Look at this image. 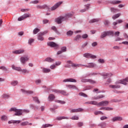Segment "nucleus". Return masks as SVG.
<instances>
[{
  "label": "nucleus",
  "mask_w": 128,
  "mask_h": 128,
  "mask_svg": "<svg viewBox=\"0 0 128 128\" xmlns=\"http://www.w3.org/2000/svg\"><path fill=\"white\" fill-rule=\"evenodd\" d=\"M90 4H87L84 6L86 7V8L85 9V10H88V8H90Z\"/></svg>",
  "instance_id": "63"
},
{
  "label": "nucleus",
  "mask_w": 128,
  "mask_h": 128,
  "mask_svg": "<svg viewBox=\"0 0 128 128\" xmlns=\"http://www.w3.org/2000/svg\"><path fill=\"white\" fill-rule=\"evenodd\" d=\"M58 92H60L61 94H63V96H68V94H67L65 90H60Z\"/></svg>",
  "instance_id": "31"
},
{
  "label": "nucleus",
  "mask_w": 128,
  "mask_h": 128,
  "mask_svg": "<svg viewBox=\"0 0 128 128\" xmlns=\"http://www.w3.org/2000/svg\"><path fill=\"white\" fill-rule=\"evenodd\" d=\"M50 126H52V125L50 124H45L42 125V128H48Z\"/></svg>",
  "instance_id": "43"
},
{
  "label": "nucleus",
  "mask_w": 128,
  "mask_h": 128,
  "mask_svg": "<svg viewBox=\"0 0 128 128\" xmlns=\"http://www.w3.org/2000/svg\"><path fill=\"white\" fill-rule=\"evenodd\" d=\"M120 102V100L118 99H112L111 100V102Z\"/></svg>",
  "instance_id": "49"
},
{
  "label": "nucleus",
  "mask_w": 128,
  "mask_h": 128,
  "mask_svg": "<svg viewBox=\"0 0 128 128\" xmlns=\"http://www.w3.org/2000/svg\"><path fill=\"white\" fill-rule=\"evenodd\" d=\"M24 20L22 16H20V18H18V20L19 22H20L22 20Z\"/></svg>",
  "instance_id": "64"
},
{
  "label": "nucleus",
  "mask_w": 128,
  "mask_h": 128,
  "mask_svg": "<svg viewBox=\"0 0 128 128\" xmlns=\"http://www.w3.org/2000/svg\"><path fill=\"white\" fill-rule=\"evenodd\" d=\"M100 22V19L94 18L91 20L90 21H89V22L90 24H93V22Z\"/></svg>",
  "instance_id": "29"
},
{
  "label": "nucleus",
  "mask_w": 128,
  "mask_h": 128,
  "mask_svg": "<svg viewBox=\"0 0 128 128\" xmlns=\"http://www.w3.org/2000/svg\"><path fill=\"white\" fill-rule=\"evenodd\" d=\"M119 84H116V85H110L109 88H120V86L118 85Z\"/></svg>",
  "instance_id": "21"
},
{
  "label": "nucleus",
  "mask_w": 128,
  "mask_h": 128,
  "mask_svg": "<svg viewBox=\"0 0 128 128\" xmlns=\"http://www.w3.org/2000/svg\"><path fill=\"white\" fill-rule=\"evenodd\" d=\"M12 70H17L18 72H22V68H20V67H16L14 65H12Z\"/></svg>",
  "instance_id": "22"
},
{
  "label": "nucleus",
  "mask_w": 128,
  "mask_h": 128,
  "mask_svg": "<svg viewBox=\"0 0 128 128\" xmlns=\"http://www.w3.org/2000/svg\"><path fill=\"white\" fill-rule=\"evenodd\" d=\"M44 62H54V59H52L50 58H47L44 60Z\"/></svg>",
  "instance_id": "27"
},
{
  "label": "nucleus",
  "mask_w": 128,
  "mask_h": 128,
  "mask_svg": "<svg viewBox=\"0 0 128 128\" xmlns=\"http://www.w3.org/2000/svg\"><path fill=\"white\" fill-rule=\"evenodd\" d=\"M40 30V29H38V28H34L33 30L34 34H38V32H39Z\"/></svg>",
  "instance_id": "36"
},
{
  "label": "nucleus",
  "mask_w": 128,
  "mask_h": 128,
  "mask_svg": "<svg viewBox=\"0 0 128 128\" xmlns=\"http://www.w3.org/2000/svg\"><path fill=\"white\" fill-rule=\"evenodd\" d=\"M112 122H117V120H122V118L120 117V116H116V117H114L112 119Z\"/></svg>",
  "instance_id": "17"
},
{
  "label": "nucleus",
  "mask_w": 128,
  "mask_h": 128,
  "mask_svg": "<svg viewBox=\"0 0 128 128\" xmlns=\"http://www.w3.org/2000/svg\"><path fill=\"white\" fill-rule=\"evenodd\" d=\"M82 38V36H80V35H77L75 38H74V40H76V42H78V40H80V39Z\"/></svg>",
  "instance_id": "35"
},
{
  "label": "nucleus",
  "mask_w": 128,
  "mask_h": 128,
  "mask_svg": "<svg viewBox=\"0 0 128 128\" xmlns=\"http://www.w3.org/2000/svg\"><path fill=\"white\" fill-rule=\"evenodd\" d=\"M28 124L29 126H32V123L29 124L28 121L22 122L20 124V126H28Z\"/></svg>",
  "instance_id": "28"
},
{
  "label": "nucleus",
  "mask_w": 128,
  "mask_h": 128,
  "mask_svg": "<svg viewBox=\"0 0 128 128\" xmlns=\"http://www.w3.org/2000/svg\"><path fill=\"white\" fill-rule=\"evenodd\" d=\"M24 50L23 49H20L12 52V54H24Z\"/></svg>",
  "instance_id": "12"
},
{
  "label": "nucleus",
  "mask_w": 128,
  "mask_h": 128,
  "mask_svg": "<svg viewBox=\"0 0 128 128\" xmlns=\"http://www.w3.org/2000/svg\"><path fill=\"white\" fill-rule=\"evenodd\" d=\"M9 112H14L15 114L14 116H22V112H25V114H28L30 112V110L28 109L24 110H18L14 108H11Z\"/></svg>",
  "instance_id": "2"
},
{
  "label": "nucleus",
  "mask_w": 128,
  "mask_h": 128,
  "mask_svg": "<svg viewBox=\"0 0 128 128\" xmlns=\"http://www.w3.org/2000/svg\"><path fill=\"white\" fill-rule=\"evenodd\" d=\"M120 13L116 14V15L114 16L112 18L113 20H116V18H120Z\"/></svg>",
  "instance_id": "34"
},
{
  "label": "nucleus",
  "mask_w": 128,
  "mask_h": 128,
  "mask_svg": "<svg viewBox=\"0 0 128 128\" xmlns=\"http://www.w3.org/2000/svg\"><path fill=\"white\" fill-rule=\"evenodd\" d=\"M98 62H100V64H104V60L100 58L98 60Z\"/></svg>",
  "instance_id": "58"
},
{
  "label": "nucleus",
  "mask_w": 128,
  "mask_h": 128,
  "mask_svg": "<svg viewBox=\"0 0 128 128\" xmlns=\"http://www.w3.org/2000/svg\"><path fill=\"white\" fill-rule=\"evenodd\" d=\"M79 96H84V98H88V95L84 92L79 93Z\"/></svg>",
  "instance_id": "44"
},
{
  "label": "nucleus",
  "mask_w": 128,
  "mask_h": 128,
  "mask_svg": "<svg viewBox=\"0 0 128 128\" xmlns=\"http://www.w3.org/2000/svg\"><path fill=\"white\" fill-rule=\"evenodd\" d=\"M104 24L106 26H108V24H110V22L108 20H105Z\"/></svg>",
  "instance_id": "56"
},
{
  "label": "nucleus",
  "mask_w": 128,
  "mask_h": 128,
  "mask_svg": "<svg viewBox=\"0 0 128 128\" xmlns=\"http://www.w3.org/2000/svg\"><path fill=\"white\" fill-rule=\"evenodd\" d=\"M114 32L108 31L106 32H104L102 33L101 35V38H106V36H114Z\"/></svg>",
  "instance_id": "5"
},
{
  "label": "nucleus",
  "mask_w": 128,
  "mask_h": 128,
  "mask_svg": "<svg viewBox=\"0 0 128 128\" xmlns=\"http://www.w3.org/2000/svg\"><path fill=\"white\" fill-rule=\"evenodd\" d=\"M70 120H79L78 116H74L72 117H71Z\"/></svg>",
  "instance_id": "37"
},
{
  "label": "nucleus",
  "mask_w": 128,
  "mask_h": 128,
  "mask_svg": "<svg viewBox=\"0 0 128 128\" xmlns=\"http://www.w3.org/2000/svg\"><path fill=\"white\" fill-rule=\"evenodd\" d=\"M84 58H96V56L92 55L90 54H88V53H86L84 54Z\"/></svg>",
  "instance_id": "11"
},
{
  "label": "nucleus",
  "mask_w": 128,
  "mask_h": 128,
  "mask_svg": "<svg viewBox=\"0 0 128 128\" xmlns=\"http://www.w3.org/2000/svg\"><path fill=\"white\" fill-rule=\"evenodd\" d=\"M111 12H118V9H116V8H111Z\"/></svg>",
  "instance_id": "40"
},
{
  "label": "nucleus",
  "mask_w": 128,
  "mask_h": 128,
  "mask_svg": "<svg viewBox=\"0 0 128 128\" xmlns=\"http://www.w3.org/2000/svg\"><path fill=\"white\" fill-rule=\"evenodd\" d=\"M114 110V108H112L105 107V110L110 111V110Z\"/></svg>",
  "instance_id": "53"
},
{
  "label": "nucleus",
  "mask_w": 128,
  "mask_h": 128,
  "mask_svg": "<svg viewBox=\"0 0 128 128\" xmlns=\"http://www.w3.org/2000/svg\"><path fill=\"white\" fill-rule=\"evenodd\" d=\"M104 98V95H99L96 97L94 96L92 98V100H100V98Z\"/></svg>",
  "instance_id": "26"
},
{
  "label": "nucleus",
  "mask_w": 128,
  "mask_h": 128,
  "mask_svg": "<svg viewBox=\"0 0 128 128\" xmlns=\"http://www.w3.org/2000/svg\"><path fill=\"white\" fill-rule=\"evenodd\" d=\"M110 82H112V79L110 78H109L107 80L106 84H110Z\"/></svg>",
  "instance_id": "60"
},
{
  "label": "nucleus",
  "mask_w": 128,
  "mask_h": 128,
  "mask_svg": "<svg viewBox=\"0 0 128 128\" xmlns=\"http://www.w3.org/2000/svg\"><path fill=\"white\" fill-rule=\"evenodd\" d=\"M56 102H58L59 104H64L66 102L60 100H55Z\"/></svg>",
  "instance_id": "46"
},
{
  "label": "nucleus",
  "mask_w": 128,
  "mask_h": 128,
  "mask_svg": "<svg viewBox=\"0 0 128 128\" xmlns=\"http://www.w3.org/2000/svg\"><path fill=\"white\" fill-rule=\"evenodd\" d=\"M82 82H90V84H96V81L91 79H83L82 80Z\"/></svg>",
  "instance_id": "13"
},
{
  "label": "nucleus",
  "mask_w": 128,
  "mask_h": 128,
  "mask_svg": "<svg viewBox=\"0 0 128 128\" xmlns=\"http://www.w3.org/2000/svg\"><path fill=\"white\" fill-rule=\"evenodd\" d=\"M34 42V38H30L28 40V44H30V46H32V44Z\"/></svg>",
  "instance_id": "39"
},
{
  "label": "nucleus",
  "mask_w": 128,
  "mask_h": 128,
  "mask_svg": "<svg viewBox=\"0 0 128 128\" xmlns=\"http://www.w3.org/2000/svg\"><path fill=\"white\" fill-rule=\"evenodd\" d=\"M22 121L20 120H11L10 121H9L8 122V124H20V122Z\"/></svg>",
  "instance_id": "16"
},
{
  "label": "nucleus",
  "mask_w": 128,
  "mask_h": 128,
  "mask_svg": "<svg viewBox=\"0 0 128 128\" xmlns=\"http://www.w3.org/2000/svg\"><path fill=\"white\" fill-rule=\"evenodd\" d=\"M72 16V13H68L65 15L64 16H60L58 18H56L55 20V21L57 24H62L64 20H68Z\"/></svg>",
  "instance_id": "3"
},
{
  "label": "nucleus",
  "mask_w": 128,
  "mask_h": 128,
  "mask_svg": "<svg viewBox=\"0 0 128 128\" xmlns=\"http://www.w3.org/2000/svg\"><path fill=\"white\" fill-rule=\"evenodd\" d=\"M66 86L70 90H78V88H76V86L74 85L68 84L66 85Z\"/></svg>",
  "instance_id": "23"
},
{
  "label": "nucleus",
  "mask_w": 128,
  "mask_h": 128,
  "mask_svg": "<svg viewBox=\"0 0 128 128\" xmlns=\"http://www.w3.org/2000/svg\"><path fill=\"white\" fill-rule=\"evenodd\" d=\"M84 112V109L82 108H78L71 110L70 112H71V114H74V112Z\"/></svg>",
  "instance_id": "8"
},
{
  "label": "nucleus",
  "mask_w": 128,
  "mask_h": 128,
  "mask_svg": "<svg viewBox=\"0 0 128 128\" xmlns=\"http://www.w3.org/2000/svg\"><path fill=\"white\" fill-rule=\"evenodd\" d=\"M94 114L96 116H98V114H104V113L102 111H96Z\"/></svg>",
  "instance_id": "42"
},
{
  "label": "nucleus",
  "mask_w": 128,
  "mask_h": 128,
  "mask_svg": "<svg viewBox=\"0 0 128 128\" xmlns=\"http://www.w3.org/2000/svg\"><path fill=\"white\" fill-rule=\"evenodd\" d=\"M114 76V74H112V73L111 72L103 74V76H104L105 78H110V76Z\"/></svg>",
  "instance_id": "24"
},
{
  "label": "nucleus",
  "mask_w": 128,
  "mask_h": 128,
  "mask_svg": "<svg viewBox=\"0 0 128 128\" xmlns=\"http://www.w3.org/2000/svg\"><path fill=\"white\" fill-rule=\"evenodd\" d=\"M66 52V47L64 46L61 48V50H60L57 52V54H62V52Z\"/></svg>",
  "instance_id": "20"
},
{
  "label": "nucleus",
  "mask_w": 128,
  "mask_h": 128,
  "mask_svg": "<svg viewBox=\"0 0 128 128\" xmlns=\"http://www.w3.org/2000/svg\"><path fill=\"white\" fill-rule=\"evenodd\" d=\"M76 82V80L74 79V78H67L63 80L64 82Z\"/></svg>",
  "instance_id": "15"
},
{
  "label": "nucleus",
  "mask_w": 128,
  "mask_h": 128,
  "mask_svg": "<svg viewBox=\"0 0 128 128\" xmlns=\"http://www.w3.org/2000/svg\"><path fill=\"white\" fill-rule=\"evenodd\" d=\"M54 95L52 94H50L48 96V100L50 102H52L54 98H55Z\"/></svg>",
  "instance_id": "25"
},
{
  "label": "nucleus",
  "mask_w": 128,
  "mask_h": 128,
  "mask_svg": "<svg viewBox=\"0 0 128 128\" xmlns=\"http://www.w3.org/2000/svg\"><path fill=\"white\" fill-rule=\"evenodd\" d=\"M88 36L87 34H84L82 36V38H88Z\"/></svg>",
  "instance_id": "62"
},
{
  "label": "nucleus",
  "mask_w": 128,
  "mask_h": 128,
  "mask_svg": "<svg viewBox=\"0 0 128 128\" xmlns=\"http://www.w3.org/2000/svg\"><path fill=\"white\" fill-rule=\"evenodd\" d=\"M18 81H12L11 82V84L13 86H16V84H18Z\"/></svg>",
  "instance_id": "50"
},
{
  "label": "nucleus",
  "mask_w": 128,
  "mask_h": 128,
  "mask_svg": "<svg viewBox=\"0 0 128 128\" xmlns=\"http://www.w3.org/2000/svg\"><path fill=\"white\" fill-rule=\"evenodd\" d=\"M79 128H81V126H84V122H78V124H77Z\"/></svg>",
  "instance_id": "51"
},
{
  "label": "nucleus",
  "mask_w": 128,
  "mask_h": 128,
  "mask_svg": "<svg viewBox=\"0 0 128 128\" xmlns=\"http://www.w3.org/2000/svg\"><path fill=\"white\" fill-rule=\"evenodd\" d=\"M95 74H96L95 73H90L86 75V78L88 77V76H95Z\"/></svg>",
  "instance_id": "59"
},
{
  "label": "nucleus",
  "mask_w": 128,
  "mask_h": 128,
  "mask_svg": "<svg viewBox=\"0 0 128 128\" xmlns=\"http://www.w3.org/2000/svg\"><path fill=\"white\" fill-rule=\"evenodd\" d=\"M21 91L24 94H34V92H32V90H26L24 89H22Z\"/></svg>",
  "instance_id": "18"
},
{
  "label": "nucleus",
  "mask_w": 128,
  "mask_h": 128,
  "mask_svg": "<svg viewBox=\"0 0 128 128\" xmlns=\"http://www.w3.org/2000/svg\"><path fill=\"white\" fill-rule=\"evenodd\" d=\"M2 120H8V117L4 115L1 117Z\"/></svg>",
  "instance_id": "47"
},
{
  "label": "nucleus",
  "mask_w": 128,
  "mask_h": 128,
  "mask_svg": "<svg viewBox=\"0 0 128 128\" xmlns=\"http://www.w3.org/2000/svg\"><path fill=\"white\" fill-rule=\"evenodd\" d=\"M101 120H108V117L106 116H102L100 118Z\"/></svg>",
  "instance_id": "61"
},
{
  "label": "nucleus",
  "mask_w": 128,
  "mask_h": 128,
  "mask_svg": "<svg viewBox=\"0 0 128 128\" xmlns=\"http://www.w3.org/2000/svg\"><path fill=\"white\" fill-rule=\"evenodd\" d=\"M121 3H122V1H120V0L112 2V4H121Z\"/></svg>",
  "instance_id": "41"
},
{
  "label": "nucleus",
  "mask_w": 128,
  "mask_h": 128,
  "mask_svg": "<svg viewBox=\"0 0 128 128\" xmlns=\"http://www.w3.org/2000/svg\"><path fill=\"white\" fill-rule=\"evenodd\" d=\"M109 104L108 101H102L98 103V106H106Z\"/></svg>",
  "instance_id": "9"
},
{
  "label": "nucleus",
  "mask_w": 128,
  "mask_h": 128,
  "mask_svg": "<svg viewBox=\"0 0 128 128\" xmlns=\"http://www.w3.org/2000/svg\"><path fill=\"white\" fill-rule=\"evenodd\" d=\"M47 44L48 46H50L51 48H54L56 49L58 48V44L54 42H48Z\"/></svg>",
  "instance_id": "6"
},
{
  "label": "nucleus",
  "mask_w": 128,
  "mask_h": 128,
  "mask_svg": "<svg viewBox=\"0 0 128 128\" xmlns=\"http://www.w3.org/2000/svg\"><path fill=\"white\" fill-rule=\"evenodd\" d=\"M86 104H93L94 106H96V104L98 106V102L96 101H89L88 102H85Z\"/></svg>",
  "instance_id": "19"
},
{
  "label": "nucleus",
  "mask_w": 128,
  "mask_h": 128,
  "mask_svg": "<svg viewBox=\"0 0 128 128\" xmlns=\"http://www.w3.org/2000/svg\"><path fill=\"white\" fill-rule=\"evenodd\" d=\"M36 8H40V10H42V9L44 8H46V6H37Z\"/></svg>",
  "instance_id": "52"
},
{
  "label": "nucleus",
  "mask_w": 128,
  "mask_h": 128,
  "mask_svg": "<svg viewBox=\"0 0 128 128\" xmlns=\"http://www.w3.org/2000/svg\"><path fill=\"white\" fill-rule=\"evenodd\" d=\"M52 30H54V32H58V30L56 29V28L54 26H53L52 27Z\"/></svg>",
  "instance_id": "54"
},
{
  "label": "nucleus",
  "mask_w": 128,
  "mask_h": 128,
  "mask_svg": "<svg viewBox=\"0 0 128 128\" xmlns=\"http://www.w3.org/2000/svg\"><path fill=\"white\" fill-rule=\"evenodd\" d=\"M48 34V31H44V32H40L38 34V40L42 41L44 40V37L42 36H44V34Z\"/></svg>",
  "instance_id": "4"
},
{
  "label": "nucleus",
  "mask_w": 128,
  "mask_h": 128,
  "mask_svg": "<svg viewBox=\"0 0 128 128\" xmlns=\"http://www.w3.org/2000/svg\"><path fill=\"white\" fill-rule=\"evenodd\" d=\"M22 16L24 20H26V18H30V14H24L22 15Z\"/></svg>",
  "instance_id": "38"
},
{
  "label": "nucleus",
  "mask_w": 128,
  "mask_h": 128,
  "mask_svg": "<svg viewBox=\"0 0 128 128\" xmlns=\"http://www.w3.org/2000/svg\"><path fill=\"white\" fill-rule=\"evenodd\" d=\"M42 72H44L45 74H46L48 72H50V70L48 68H42Z\"/></svg>",
  "instance_id": "33"
},
{
  "label": "nucleus",
  "mask_w": 128,
  "mask_h": 128,
  "mask_svg": "<svg viewBox=\"0 0 128 128\" xmlns=\"http://www.w3.org/2000/svg\"><path fill=\"white\" fill-rule=\"evenodd\" d=\"M33 100H34L35 102H37V104H40V100H38V97H34L33 98Z\"/></svg>",
  "instance_id": "48"
},
{
  "label": "nucleus",
  "mask_w": 128,
  "mask_h": 128,
  "mask_svg": "<svg viewBox=\"0 0 128 128\" xmlns=\"http://www.w3.org/2000/svg\"><path fill=\"white\" fill-rule=\"evenodd\" d=\"M67 36H70L74 34V32L72 31H68L66 33Z\"/></svg>",
  "instance_id": "45"
},
{
  "label": "nucleus",
  "mask_w": 128,
  "mask_h": 128,
  "mask_svg": "<svg viewBox=\"0 0 128 128\" xmlns=\"http://www.w3.org/2000/svg\"><path fill=\"white\" fill-rule=\"evenodd\" d=\"M126 82H128V77H126L125 79L122 80H118L116 82V84H124L125 86L126 84Z\"/></svg>",
  "instance_id": "7"
},
{
  "label": "nucleus",
  "mask_w": 128,
  "mask_h": 128,
  "mask_svg": "<svg viewBox=\"0 0 128 128\" xmlns=\"http://www.w3.org/2000/svg\"><path fill=\"white\" fill-rule=\"evenodd\" d=\"M68 120V118L65 117V116H60V117H57L56 118V120Z\"/></svg>",
  "instance_id": "30"
},
{
  "label": "nucleus",
  "mask_w": 128,
  "mask_h": 128,
  "mask_svg": "<svg viewBox=\"0 0 128 128\" xmlns=\"http://www.w3.org/2000/svg\"><path fill=\"white\" fill-rule=\"evenodd\" d=\"M88 42H85L84 44H82V48H84L88 46Z\"/></svg>",
  "instance_id": "57"
},
{
  "label": "nucleus",
  "mask_w": 128,
  "mask_h": 128,
  "mask_svg": "<svg viewBox=\"0 0 128 128\" xmlns=\"http://www.w3.org/2000/svg\"><path fill=\"white\" fill-rule=\"evenodd\" d=\"M62 4V2H59L54 4L53 6L51 8V10H56L58 6H60V4Z\"/></svg>",
  "instance_id": "10"
},
{
  "label": "nucleus",
  "mask_w": 128,
  "mask_h": 128,
  "mask_svg": "<svg viewBox=\"0 0 128 128\" xmlns=\"http://www.w3.org/2000/svg\"><path fill=\"white\" fill-rule=\"evenodd\" d=\"M96 64L94 63H89L88 65H83L82 64H72V61L68 60L67 61V64L65 66V68H70V66H72V68H76L77 66H85L86 68H94L96 66Z\"/></svg>",
  "instance_id": "1"
},
{
  "label": "nucleus",
  "mask_w": 128,
  "mask_h": 128,
  "mask_svg": "<svg viewBox=\"0 0 128 128\" xmlns=\"http://www.w3.org/2000/svg\"><path fill=\"white\" fill-rule=\"evenodd\" d=\"M21 72H22V74H28L30 72V71H28V70H26V69H22Z\"/></svg>",
  "instance_id": "32"
},
{
  "label": "nucleus",
  "mask_w": 128,
  "mask_h": 128,
  "mask_svg": "<svg viewBox=\"0 0 128 128\" xmlns=\"http://www.w3.org/2000/svg\"><path fill=\"white\" fill-rule=\"evenodd\" d=\"M28 58L26 56H22L20 58V62H22V64H26V62H28Z\"/></svg>",
  "instance_id": "14"
},
{
  "label": "nucleus",
  "mask_w": 128,
  "mask_h": 128,
  "mask_svg": "<svg viewBox=\"0 0 128 128\" xmlns=\"http://www.w3.org/2000/svg\"><path fill=\"white\" fill-rule=\"evenodd\" d=\"M2 98H10V95L7 94H4L2 96Z\"/></svg>",
  "instance_id": "55"
}]
</instances>
